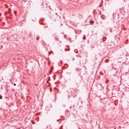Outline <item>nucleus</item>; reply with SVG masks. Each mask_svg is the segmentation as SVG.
<instances>
[{"label":"nucleus","mask_w":129,"mask_h":129,"mask_svg":"<svg viewBox=\"0 0 129 129\" xmlns=\"http://www.w3.org/2000/svg\"><path fill=\"white\" fill-rule=\"evenodd\" d=\"M90 23H91V25H92L94 22L93 21H90Z\"/></svg>","instance_id":"1"},{"label":"nucleus","mask_w":129,"mask_h":129,"mask_svg":"<svg viewBox=\"0 0 129 129\" xmlns=\"http://www.w3.org/2000/svg\"><path fill=\"white\" fill-rule=\"evenodd\" d=\"M0 99H3V96H0Z\"/></svg>","instance_id":"2"},{"label":"nucleus","mask_w":129,"mask_h":129,"mask_svg":"<svg viewBox=\"0 0 129 129\" xmlns=\"http://www.w3.org/2000/svg\"><path fill=\"white\" fill-rule=\"evenodd\" d=\"M14 86H16V84H14Z\"/></svg>","instance_id":"3"}]
</instances>
